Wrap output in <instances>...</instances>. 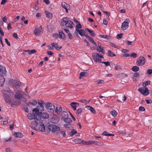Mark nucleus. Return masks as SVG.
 <instances>
[{
	"mask_svg": "<svg viewBox=\"0 0 152 152\" xmlns=\"http://www.w3.org/2000/svg\"><path fill=\"white\" fill-rule=\"evenodd\" d=\"M14 126V124H12L10 125V129L11 130H12L13 129V128Z\"/></svg>",
	"mask_w": 152,
	"mask_h": 152,
	"instance_id": "61",
	"label": "nucleus"
},
{
	"mask_svg": "<svg viewBox=\"0 0 152 152\" xmlns=\"http://www.w3.org/2000/svg\"><path fill=\"white\" fill-rule=\"evenodd\" d=\"M122 37V34H118L117 36L116 37L117 39L121 38Z\"/></svg>",
	"mask_w": 152,
	"mask_h": 152,
	"instance_id": "60",
	"label": "nucleus"
},
{
	"mask_svg": "<svg viewBox=\"0 0 152 152\" xmlns=\"http://www.w3.org/2000/svg\"><path fill=\"white\" fill-rule=\"evenodd\" d=\"M53 38L55 39H57L58 37V34L57 33H55L53 34Z\"/></svg>",
	"mask_w": 152,
	"mask_h": 152,
	"instance_id": "56",
	"label": "nucleus"
},
{
	"mask_svg": "<svg viewBox=\"0 0 152 152\" xmlns=\"http://www.w3.org/2000/svg\"><path fill=\"white\" fill-rule=\"evenodd\" d=\"M108 55L110 56L113 57L115 56V55L110 50H108Z\"/></svg>",
	"mask_w": 152,
	"mask_h": 152,
	"instance_id": "40",
	"label": "nucleus"
},
{
	"mask_svg": "<svg viewBox=\"0 0 152 152\" xmlns=\"http://www.w3.org/2000/svg\"><path fill=\"white\" fill-rule=\"evenodd\" d=\"M41 116L42 118L45 119L48 118L49 116L48 113L45 112H43L42 113Z\"/></svg>",
	"mask_w": 152,
	"mask_h": 152,
	"instance_id": "26",
	"label": "nucleus"
},
{
	"mask_svg": "<svg viewBox=\"0 0 152 152\" xmlns=\"http://www.w3.org/2000/svg\"><path fill=\"white\" fill-rule=\"evenodd\" d=\"M45 13L46 15V17L48 18H52L53 16L52 14L50 12H49L47 11H45Z\"/></svg>",
	"mask_w": 152,
	"mask_h": 152,
	"instance_id": "29",
	"label": "nucleus"
},
{
	"mask_svg": "<svg viewBox=\"0 0 152 152\" xmlns=\"http://www.w3.org/2000/svg\"><path fill=\"white\" fill-rule=\"evenodd\" d=\"M121 52L122 53H124V54H125L126 53H127L129 52V50L126 49H122Z\"/></svg>",
	"mask_w": 152,
	"mask_h": 152,
	"instance_id": "52",
	"label": "nucleus"
},
{
	"mask_svg": "<svg viewBox=\"0 0 152 152\" xmlns=\"http://www.w3.org/2000/svg\"><path fill=\"white\" fill-rule=\"evenodd\" d=\"M54 110L56 113L59 114L62 111V108L60 105H57L56 106V108Z\"/></svg>",
	"mask_w": 152,
	"mask_h": 152,
	"instance_id": "17",
	"label": "nucleus"
},
{
	"mask_svg": "<svg viewBox=\"0 0 152 152\" xmlns=\"http://www.w3.org/2000/svg\"><path fill=\"white\" fill-rule=\"evenodd\" d=\"M45 102L42 100H41L39 101L38 102V104L39 105V110L41 111H43L44 110V105L45 104Z\"/></svg>",
	"mask_w": 152,
	"mask_h": 152,
	"instance_id": "12",
	"label": "nucleus"
},
{
	"mask_svg": "<svg viewBox=\"0 0 152 152\" xmlns=\"http://www.w3.org/2000/svg\"><path fill=\"white\" fill-rule=\"evenodd\" d=\"M48 128L53 134H57L60 130V128L59 126L53 124L49 125Z\"/></svg>",
	"mask_w": 152,
	"mask_h": 152,
	"instance_id": "3",
	"label": "nucleus"
},
{
	"mask_svg": "<svg viewBox=\"0 0 152 152\" xmlns=\"http://www.w3.org/2000/svg\"><path fill=\"white\" fill-rule=\"evenodd\" d=\"M84 141L80 139H78L77 140V143L80 144H82L84 145Z\"/></svg>",
	"mask_w": 152,
	"mask_h": 152,
	"instance_id": "44",
	"label": "nucleus"
},
{
	"mask_svg": "<svg viewBox=\"0 0 152 152\" xmlns=\"http://www.w3.org/2000/svg\"><path fill=\"white\" fill-rule=\"evenodd\" d=\"M93 144H95L99 146H102L103 145V143L102 142H99L95 141H93Z\"/></svg>",
	"mask_w": 152,
	"mask_h": 152,
	"instance_id": "32",
	"label": "nucleus"
},
{
	"mask_svg": "<svg viewBox=\"0 0 152 152\" xmlns=\"http://www.w3.org/2000/svg\"><path fill=\"white\" fill-rule=\"evenodd\" d=\"M93 140H89L88 141H84V145H91L93 144Z\"/></svg>",
	"mask_w": 152,
	"mask_h": 152,
	"instance_id": "31",
	"label": "nucleus"
},
{
	"mask_svg": "<svg viewBox=\"0 0 152 152\" xmlns=\"http://www.w3.org/2000/svg\"><path fill=\"white\" fill-rule=\"evenodd\" d=\"M110 46H111L113 47V48H117V47L116 46V45L115 44H114L112 42H111L110 44Z\"/></svg>",
	"mask_w": 152,
	"mask_h": 152,
	"instance_id": "51",
	"label": "nucleus"
},
{
	"mask_svg": "<svg viewBox=\"0 0 152 152\" xmlns=\"http://www.w3.org/2000/svg\"><path fill=\"white\" fill-rule=\"evenodd\" d=\"M83 109L82 108H78L77 110V113L79 115L80 114V113L83 111Z\"/></svg>",
	"mask_w": 152,
	"mask_h": 152,
	"instance_id": "49",
	"label": "nucleus"
},
{
	"mask_svg": "<svg viewBox=\"0 0 152 152\" xmlns=\"http://www.w3.org/2000/svg\"><path fill=\"white\" fill-rule=\"evenodd\" d=\"M129 21V19L127 18L122 23L121 28L122 30H125L128 28Z\"/></svg>",
	"mask_w": 152,
	"mask_h": 152,
	"instance_id": "10",
	"label": "nucleus"
},
{
	"mask_svg": "<svg viewBox=\"0 0 152 152\" xmlns=\"http://www.w3.org/2000/svg\"><path fill=\"white\" fill-rule=\"evenodd\" d=\"M150 81H147L143 83L142 85L143 86L145 87L147 86L148 84H150Z\"/></svg>",
	"mask_w": 152,
	"mask_h": 152,
	"instance_id": "42",
	"label": "nucleus"
},
{
	"mask_svg": "<svg viewBox=\"0 0 152 152\" xmlns=\"http://www.w3.org/2000/svg\"><path fill=\"white\" fill-rule=\"evenodd\" d=\"M29 103L30 104L33 105H35L37 104V102L35 100H32L29 102Z\"/></svg>",
	"mask_w": 152,
	"mask_h": 152,
	"instance_id": "47",
	"label": "nucleus"
},
{
	"mask_svg": "<svg viewBox=\"0 0 152 152\" xmlns=\"http://www.w3.org/2000/svg\"><path fill=\"white\" fill-rule=\"evenodd\" d=\"M3 140H4L5 142H9L11 141V137H10L8 139H7V138H5V139H4Z\"/></svg>",
	"mask_w": 152,
	"mask_h": 152,
	"instance_id": "55",
	"label": "nucleus"
},
{
	"mask_svg": "<svg viewBox=\"0 0 152 152\" xmlns=\"http://www.w3.org/2000/svg\"><path fill=\"white\" fill-rule=\"evenodd\" d=\"M23 26V24L20 23H18L17 24V26L18 28H21Z\"/></svg>",
	"mask_w": 152,
	"mask_h": 152,
	"instance_id": "54",
	"label": "nucleus"
},
{
	"mask_svg": "<svg viewBox=\"0 0 152 152\" xmlns=\"http://www.w3.org/2000/svg\"><path fill=\"white\" fill-rule=\"evenodd\" d=\"M45 107L47 110L50 113H53L55 109V106L50 103H47L45 104Z\"/></svg>",
	"mask_w": 152,
	"mask_h": 152,
	"instance_id": "7",
	"label": "nucleus"
},
{
	"mask_svg": "<svg viewBox=\"0 0 152 152\" xmlns=\"http://www.w3.org/2000/svg\"><path fill=\"white\" fill-rule=\"evenodd\" d=\"M7 72L5 67L3 66L0 65V73L3 75H5Z\"/></svg>",
	"mask_w": 152,
	"mask_h": 152,
	"instance_id": "20",
	"label": "nucleus"
},
{
	"mask_svg": "<svg viewBox=\"0 0 152 152\" xmlns=\"http://www.w3.org/2000/svg\"><path fill=\"white\" fill-rule=\"evenodd\" d=\"M63 119L64 121L66 123H71L72 122V120L71 119L68 118V117L64 118Z\"/></svg>",
	"mask_w": 152,
	"mask_h": 152,
	"instance_id": "30",
	"label": "nucleus"
},
{
	"mask_svg": "<svg viewBox=\"0 0 152 152\" xmlns=\"http://www.w3.org/2000/svg\"><path fill=\"white\" fill-rule=\"evenodd\" d=\"M123 56L125 57H128L129 56L132 57L134 58H136L137 57V54L134 53H131V54L128 53H126L125 54L123 55Z\"/></svg>",
	"mask_w": 152,
	"mask_h": 152,
	"instance_id": "19",
	"label": "nucleus"
},
{
	"mask_svg": "<svg viewBox=\"0 0 152 152\" xmlns=\"http://www.w3.org/2000/svg\"><path fill=\"white\" fill-rule=\"evenodd\" d=\"M73 23L70 20H69L67 23V24L65 26L68 28H73Z\"/></svg>",
	"mask_w": 152,
	"mask_h": 152,
	"instance_id": "28",
	"label": "nucleus"
},
{
	"mask_svg": "<svg viewBox=\"0 0 152 152\" xmlns=\"http://www.w3.org/2000/svg\"><path fill=\"white\" fill-rule=\"evenodd\" d=\"M64 127L68 130H71L73 128V125L71 123H66L64 124Z\"/></svg>",
	"mask_w": 152,
	"mask_h": 152,
	"instance_id": "21",
	"label": "nucleus"
},
{
	"mask_svg": "<svg viewBox=\"0 0 152 152\" xmlns=\"http://www.w3.org/2000/svg\"><path fill=\"white\" fill-rule=\"evenodd\" d=\"M111 114L113 116L115 117L117 115V112L115 110H113L111 111Z\"/></svg>",
	"mask_w": 152,
	"mask_h": 152,
	"instance_id": "41",
	"label": "nucleus"
},
{
	"mask_svg": "<svg viewBox=\"0 0 152 152\" xmlns=\"http://www.w3.org/2000/svg\"><path fill=\"white\" fill-rule=\"evenodd\" d=\"M51 45L53 47V49L55 48L57 50H59L62 48V46H60V47L58 46V44L55 42L52 43L51 44Z\"/></svg>",
	"mask_w": 152,
	"mask_h": 152,
	"instance_id": "16",
	"label": "nucleus"
},
{
	"mask_svg": "<svg viewBox=\"0 0 152 152\" xmlns=\"http://www.w3.org/2000/svg\"><path fill=\"white\" fill-rule=\"evenodd\" d=\"M92 56L94 61L96 62H101V60L100 58H104L103 55L99 53H93Z\"/></svg>",
	"mask_w": 152,
	"mask_h": 152,
	"instance_id": "4",
	"label": "nucleus"
},
{
	"mask_svg": "<svg viewBox=\"0 0 152 152\" xmlns=\"http://www.w3.org/2000/svg\"><path fill=\"white\" fill-rule=\"evenodd\" d=\"M86 108L88 110H90L93 113L95 114L96 113L95 110L92 107L87 105L86 106Z\"/></svg>",
	"mask_w": 152,
	"mask_h": 152,
	"instance_id": "23",
	"label": "nucleus"
},
{
	"mask_svg": "<svg viewBox=\"0 0 152 152\" xmlns=\"http://www.w3.org/2000/svg\"><path fill=\"white\" fill-rule=\"evenodd\" d=\"M140 93L145 96H147L149 94V91L147 87H142L138 89Z\"/></svg>",
	"mask_w": 152,
	"mask_h": 152,
	"instance_id": "9",
	"label": "nucleus"
},
{
	"mask_svg": "<svg viewBox=\"0 0 152 152\" xmlns=\"http://www.w3.org/2000/svg\"><path fill=\"white\" fill-rule=\"evenodd\" d=\"M82 28V26L81 24L79 23H78V24L77 25H76L75 26V29L76 30L75 31V34H77V33L76 32V31H78V30H79V28Z\"/></svg>",
	"mask_w": 152,
	"mask_h": 152,
	"instance_id": "34",
	"label": "nucleus"
},
{
	"mask_svg": "<svg viewBox=\"0 0 152 152\" xmlns=\"http://www.w3.org/2000/svg\"><path fill=\"white\" fill-rule=\"evenodd\" d=\"M104 82V81L103 80H99L96 81V83L99 84L103 83Z\"/></svg>",
	"mask_w": 152,
	"mask_h": 152,
	"instance_id": "46",
	"label": "nucleus"
},
{
	"mask_svg": "<svg viewBox=\"0 0 152 152\" xmlns=\"http://www.w3.org/2000/svg\"><path fill=\"white\" fill-rule=\"evenodd\" d=\"M132 70L133 72H137L139 70V68L137 66H134L132 68Z\"/></svg>",
	"mask_w": 152,
	"mask_h": 152,
	"instance_id": "38",
	"label": "nucleus"
},
{
	"mask_svg": "<svg viewBox=\"0 0 152 152\" xmlns=\"http://www.w3.org/2000/svg\"><path fill=\"white\" fill-rule=\"evenodd\" d=\"M87 75V72H81L80 73V79H81L82 77H86Z\"/></svg>",
	"mask_w": 152,
	"mask_h": 152,
	"instance_id": "35",
	"label": "nucleus"
},
{
	"mask_svg": "<svg viewBox=\"0 0 152 152\" xmlns=\"http://www.w3.org/2000/svg\"><path fill=\"white\" fill-rule=\"evenodd\" d=\"M126 44L128 45H131L132 44V42H131L128 40L126 41Z\"/></svg>",
	"mask_w": 152,
	"mask_h": 152,
	"instance_id": "63",
	"label": "nucleus"
},
{
	"mask_svg": "<svg viewBox=\"0 0 152 152\" xmlns=\"http://www.w3.org/2000/svg\"><path fill=\"white\" fill-rule=\"evenodd\" d=\"M88 37L89 41L91 42L92 44L96 46H97V44L94 40L90 36H88Z\"/></svg>",
	"mask_w": 152,
	"mask_h": 152,
	"instance_id": "36",
	"label": "nucleus"
},
{
	"mask_svg": "<svg viewBox=\"0 0 152 152\" xmlns=\"http://www.w3.org/2000/svg\"><path fill=\"white\" fill-rule=\"evenodd\" d=\"M59 35L60 37L63 39H64L65 37L64 34L63 33L62 31L60 30L59 31Z\"/></svg>",
	"mask_w": 152,
	"mask_h": 152,
	"instance_id": "33",
	"label": "nucleus"
},
{
	"mask_svg": "<svg viewBox=\"0 0 152 152\" xmlns=\"http://www.w3.org/2000/svg\"><path fill=\"white\" fill-rule=\"evenodd\" d=\"M5 41L7 45L9 46H10V43L9 42L7 39L5 38Z\"/></svg>",
	"mask_w": 152,
	"mask_h": 152,
	"instance_id": "58",
	"label": "nucleus"
},
{
	"mask_svg": "<svg viewBox=\"0 0 152 152\" xmlns=\"http://www.w3.org/2000/svg\"><path fill=\"white\" fill-rule=\"evenodd\" d=\"M43 31V29L42 26H37L34 31V34L35 36H39L42 33Z\"/></svg>",
	"mask_w": 152,
	"mask_h": 152,
	"instance_id": "5",
	"label": "nucleus"
},
{
	"mask_svg": "<svg viewBox=\"0 0 152 152\" xmlns=\"http://www.w3.org/2000/svg\"><path fill=\"white\" fill-rule=\"evenodd\" d=\"M39 124V125L38 126L39 129L42 132H44L45 130V127L43 123V121L41 119L40 120Z\"/></svg>",
	"mask_w": 152,
	"mask_h": 152,
	"instance_id": "11",
	"label": "nucleus"
},
{
	"mask_svg": "<svg viewBox=\"0 0 152 152\" xmlns=\"http://www.w3.org/2000/svg\"><path fill=\"white\" fill-rule=\"evenodd\" d=\"M68 19V18H63L61 23V25L64 26L66 25L67 22L69 21Z\"/></svg>",
	"mask_w": 152,
	"mask_h": 152,
	"instance_id": "22",
	"label": "nucleus"
},
{
	"mask_svg": "<svg viewBox=\"0 0 152 152\" xmlns=\"http://www.w3.org/2000/svg\"><path fill=\"white\" fill-rule=\"evenodd\" d=\"M14 136L16 137L21 138L23 136V134L21 132H15L14 134Z\"/></svg>",
	"mask_w": 152,
	"mask_h": 152,
	"instance_id": "25",
	"label": "nucleus"
},
{
	"mask_svg": "<svg viewBox=\"0 0 152 152\" xmlns=\"http://www.w3.org/2000/svg\"><path fill=\"white\" fill-rule=\"evenodd\" d=\"M10 90L9 88H7V92L5 94V93H3L4 95V99L5 101L8 104H11V102L12 101L10 99L11 95L10 94Z\"/></svg>",
	"mask_w": 152,
	"mask_h": 152,
	"instance_id": "6",
	"label": "nucleus"
},
{
	"mask_svg": "<svg viewBox=\"0 0 152 152\" xmlns=\"http://www.w3.org/2000/svg\"><path fill=\"white\" fill-rule=\"evenodd\" d=\"M41 119V118H39V119H35L34 121H33L31 122L32 126H33L34 127H36L37 126L38 124L39 123Z\"/></svg>",
	"mask_w": 152,
	"mask_h": 152,
	"instance_id": "14",
	"label": "nucleus"
},
{
	"mask_svg": "<svg viewBox=\"0 0 152 152\" xmlns=\"http://www.w3.org/2000/svg\"><path fill=\"white\" fill-rule=\"evenodd\" d=\"M60 134L63 137H64L66 136V134L65 132L64 131H61L60 132Z\"/></svg>",
	"mask_w": 152,
	"mask_h": 152,
	"instance_id": "50",
	"label": "nucleus"
},
{
	"mask_svg": "<svg viewBox=\"0 0 152 152\" xmlns=\"http://www.w3.org/2000/svg\"><path fill=\"white\" fill-rule=\"evenodd\" d=\"M85 30L86 31H88L90 35L92 37H94L95 36V32L92 30H90L89 29L86 28Z\"/></svg>",
	"mask_w": 152,
	"mask_h": 152,
	"instance_id": "24",
	"label": "nucleus"
},
{
	"mask_svg": "<svg viewBox=\"0 0 152 152\" xmlns=\"http://www.w3.org/2000/svg\"><path fill=\"white\" fill-rule=\"evenodd\" d=\"M96 50L99 54H102L103 55L104 54V51L103 47L101 46H98L96 48Z\"/></svg>",
	"mask_w": 152,
	"mask_h": 152,
	"instance_id": "13",
	"label": "nucleus"
},
{
	"mask_svg": "<svg viewBox=\"0 0 152 152\" xmlns=\"http://www.w3.org/2000/svg\"><path fill=\"white\" fill-rule=\"evenodd\" d=\"M77 133V131L74 129H73L72 131L69 132V134L71 136H73L74 135L76 134Z\"/></svg>",
	"mask_w": 152,
	"mask_h": 152,
	"instance_id": "37",
	"label": "nucleus"
},
{
	"mask_svg": "<svg viewBox=\"0 0 152 152\" xmlns=\"http://www.w3.org/2000/svg\"><path fill=\"white\" fill-rule=\"evenodd\" d=\"M26 51H28V53L29 54H33L35 53L36 52V50H26Z\"/></svg>",
	"mask_w": 152,
	"mask_h": 152,
	"instance_id": "45",
	"label": "nucleus"
},
{
	"mask_svg": "<svg viewBox=\"0 0 152 152\" xmlns=\"http://www.w3.org/2000/svg\"><path fill=\"white\" fill-rule=\"evenodd\" d=\"M115 69L116 70H120L121 69V68L119 66H116L115 67Z\"/></svg>",
	"mask_w": 152,
	"mask_h": 152,
	"instance_id": "62",
	"label": "nucleus"
},
{
	"mask_svg": "<svg viewBox=\"0 0 152 152\" xmlns=\"http://www.w3.org/2000/svg\"><path fill=\"white\" fill-rule=\"evenodd\" d=\"M102 63L105 64V65L106 66H109L110 65V63L109 62H101Z\"/></svg>",
	"mask_w": 152,
	"mask_h": 152,
	"instance_id": "53",
	"label": "nucleus"
},
{
	"mask_svg": "<svg viewBox=\"0 0 152 152\" xmlns=\"http://www.w3.org/2000/svg\"><path fill=\"white\" fill-rule=\"evenodd\" d=\"M78 32L79 34L81 36H85V32L84 30L83 29H80L78 30V31H76V32Z\"/></svg>",
	"mask_w": 152,
	"mask_h": 152,
	"instance_id": "27",
	"label": "nucleus"
},
{
	"mask_svg": "<svg viewBox=\"0 0 152 152\" xmlns=\"http://www.w3.org/2000/svg\"><path fill=\"white\" fill-rule=\"evenodd\" d=\"M68 36L69 37V38L70 39H72V34L71 33H68Z\"/></svg>",
	"mask_w": 152,
	"mask_h": 152,
	"instance_id": "64",
	"label": "nucleus"
},
{
	"mask_svg": "<svg viewBox=\"0 0 152 152\" xmlns=\"http://www.w3.org/2000/svg\"><path fill=\"white\" fill-rule=\"evenodd\" d=\"M99 36L102 38L104 39H109V36L107 35H100Z\"/></svg>",
	"mask_w": 152,
	"mask_h": 152,
	"instance_id": "39",
	"label": "nucleus"
},
{
	"mask_svg": "<svg viewBox=\"0 0 152 152\" xmlns=\"http://www.w3.org/2000/svg\"><path fill=\"white\" fill-rule=\"evenodd\" d=\"M145 63V58L142 56L140 57L137 60L136 62L137 65L140 66L144 65Z\"/></svg>",
	"mask_w": 152,
	"mask_h": 152,
	"instance_id": "8",
	"label": "nucleus"
},
{
	"mask_svg": "<svg viewBox=\"0 0 152 152\" xmlns=\"http://www.w3.org/2000/svg\"><path fill=\"white\" fill-rule=\"evenodd\" d=\"M61 5L62 7L65 10H69L70 7L69 4L65 2H62L61 3Z\"/></svg>",
	"mask_w": 152,
	"mask_h": 152,
	"instance_id": "18",
	"label": "nucleus"
},
{
	"mask_svg": "<svg viewBox=\"0 0 152 152\" xmlns=\"http://www.w3.org/2000/svg\"><path fill=\"white\" fill-rule=\"evenodd\" d=\"M10 84L13 87L15 93V98L11 102V106L14 107L15 105L18 106L20 104V99L23 96H27L26 94L23 93L18 90L20 86L22 85L20 82L17 80H10L9 82Z\"/></svg>",
	"mask_w": 152,
	"mask_h": 152,
	"instance_id": "1",
	"label": "nucleus"
},
{
	"mask_svg": "<svg viewBox=\"0 0 152 152\" xmlns=\"http://www.w3.org/2000/svg\"><path fill=\"white\" fill-rule=\"evenodd\" d=\"M72 108L74 110H76V107L79 106V103L76 102H72L70 104Z\"/></svg>",
	"mask_w": 152,
	"mask_h": 152,
	"instance_id": "15",
	"label": "nucleus"
},
{
	"mask_svg": "<svg viewBox=\"0 0 152 152\" xmlns=\"http://www.w3.org/2000/svg\"><path fill=\"white\" fill-rule=\"evenodd\" d=\"M109 134L106 131L103 132L102 133V135L104 136H108Z\"/></svg>",
	"mask_w": 152,
	"mask_h": 152,
	"instance_id": "57",
	"label": "nucleus"
},
{
	"mask_svg": "<svg viewBox=\"0 0 152 152\" xmlns=\"http://www.w3.org/2000/svg\"><path fill=\"white\" fill-rule=\"evenodd\" d=\"M27 117L30 120L39 119V118H41L39 114V109L37 108L33 109L32 113H28Z\"/></svg>",
	"mask_w": 152,
	"mask_h": 152,
	"instance_id": "2",
	"label": "nucleus"
},
{
	"mask_svg": "<svg viewBox=\"0 0 152 152\" xmlns=\"http://www.w3.org/2000/svg\"><path fill=\"white\" fill-rule=\"evenodd\" d=\"M62 114L63 115L62 118L63 119L64 118H65L68 117V115L67 113L65 111H64L62 112Z\"/></svg>",
	"mask_w": 152,
	"mask_h": 152,
	"instance_id": "43",
	"label": "nucleus"
},
{
	"mask_svg": "<svg viewBox=\"0 0 152 152\" xmlns=\"http://www.w3.org/2000/svg\"><path fill=\"white\" fill-rule=\"evenodd\" d=\"M8 123V120L7 119H6L4 121L1 122V124L3 125H6Z\"/></svg>",
	"mask_w": 152,
	"mask_h": 152,
	"instance_id": "48",
	"label": "nucleus"
},
{
	"mask_svg": "<svg viewBox=\"0 0 152 152\" xmlns=\"http://www.w3.org/2000/svg\"><path fill=\"white\" fill-rule=\"evenodd\" d=\"M145 110V108L143 107L140 106L139 108V110L140 111H144Z\"/></svg>",
	"mask_w": 152,
	"mask_h": 152,
	"instance_id": "59",
	"label": "nucleus"
}]
</instances>
